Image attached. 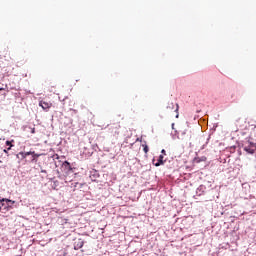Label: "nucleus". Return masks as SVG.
Listing matches in <instances>:
<instances>
[{"instance_id": "nucleus-13", "label": "nucleus", "mask_w": 256, "mask_h": 256, "mask_svg": "<svg viewBox=\"0 0 256 256\" xmlns=\"http://www.w3.org/2000/svg\"><path fill=\"white\" fill-rule=\"evenodd\" d=\"M3 151H4V153H5L6 155H9V150H8V148H7V149H4Z\"/></svg>"}, {"instance_id": "nucleus-16", "label": "nucleus", "mask_w": 256, "mask_h": 256, "mask_svg": "<svg viewBox=\"0 0 256 256\" xmlns=\"http://www.w3.org/2000/svg\"><path fill=\"white\" fill-rule=\"evenodd\" d=\"M0 91H5V88H1V87H0Z\"/></svg>"}, {"instance_id": "nucleus-10", "label": "nucleus", "mask_w": 256, "mask_h": 256, "mask_svg": "<svg viewBox=\"0 0 256 256\" xmlns=\"http://www.w3.org/2000/svg\"><path fill=\"white\" fill-rule=\"evenodd\" d=\"M32 152H25V153H20L22 157L25 159V157H28V155H31Z\"/></svg>"}, {"instance_id": "nucleus-3", "label": "nucleus", "mask_w": 256, "mask_h": 256, "mask_svg": "<svg viewBox=\"0 0 256 256\" xmlns=\"http://www.w3.org/2000/svg\"><path fill=\"white\" fill-rule=\"evenodd\" d=\"M165 156H163V154H161L157 159L154 158L152 160V163L155 167H161V165H165Z\"/></svg>"}, {"instance_id": "nucleus-14", "label": "nucleus", "mask_w": 256, "mask_h": 256, "mask_svg": "<svg viewBox=\"0 0 256 256\" xmlns=\"http://www.w3.org/2000/svg\"><path fill=\"white\" fill-rule=\"evenodd\" d=\"M161 153H162V155H167L165 152V149H162Z\"/></svg>"}, {"instance_id": "nucleus-1", "label": "nucleus", "mask_w": 256, "mask_h": 256, "mask_svg": "<svg viewBox=\"0 0 256 256\" xmlns=\"http://www.w3.org/2000/svg\"><path fill=\"white\" fill-rule=\"evenodd\" d=\"M108 133L114 139H118L119 135H121V125L119 123L108 125Z\"/></svg>"}, {"instance_id": "nucleus-15", "label": "nucleus", "mask_w": 256, "mask_h": 256, "mask_svg": "<svg viewBox=\"0 0 256 256\" xmlns=\"http://www.w3.org/2000/svg\"><path fill=\"white\" fill-rule=\"evenodd\" d=\"M31 133H35V128H32Z\"/></svg>"}, {"instance_id": "nucleus-17", "label": "nucleus", "mask_w": 256, "mask_h": 256, "mask_svg": "<svg viewBox=\"0 0 256 256\" xmlns=\"http://www.w3.org/2000/svg\"><path fill=\"white\" fill-rule=\"evenodd\" d=\"M176 119H179V113H177V115H176Z\"/></svg>"}, {"instance_id": "nucleus-7", "label": "nucleus", "mask_w": 256, "mask_h": 256, "mask_svg": "<svg viewBox=\"0 0 256 256\" xmlns=\"http://www.w3.org/2000/svg\"><path fill=\"white\" fill-rule=\"evenodd\" d=\"M142 147H143L144 153L148 154L149 153V146L147 145V142L142 144Z\"/></svg>"}, {"instance_id": "nucleus-9", "label": "nucleus", "mask_w": 256, "mask_h": 256, "mask_svg": "<svg viewBox=\"0 0 256 256\" xmlns=\"http://www.w3.org/2000/svg\"><path fill=\"white\" fill-rule=\"evenodd\" d=\"M3 202H6V203H15L14 201H11V200H9V199H7V198H2V199H0V203H3Z\"/></svg>"}, {"instance_id": "nucleus-4", "label": "nucleus", "mask_w": 256, "mask_h": 256, "mask_svg": "<svg viewBox=\"0 0 256 256\" xmlns=\"http://www.w3.org/2000/svg\"><path fill=\"white\" fill-rule=\"evenodd\" d=\"M83 245H85V242L82 239L76 240L74 242V249H75V251H79V249H82Z\"/></svg>"}, {"instance_id": "nucleus-12", "label": "nucleus", "mask_w": 256, "mask_h": 256, "mask_svg": "<svg viewBox=\"0 0 256 256\" xmlns=\"http://www.w3.org/2000/svg\"><path fill=\"white\" fill-rule=\"evenodd\" d=\"M176 113H179V104H176V109H175Z\"/></svg>"}, {"instance_id": "nucleus-5", "label": "nucleus", "mask_w": 256, "mask_h": 256, "mask_svg": "<svg viewBox=\"0 0 256 256\" xmlns=\"http://www.w3.org/2000/svg\"><path fill=\"white\" fill-rule=\"evenodd\" d=\"M40 107H42V109L46 110V109H51V102H45V101H40L39 102Z\"/></svg>"}, {"instance_id": "nucleus-2", "label": "nucleus", "mask_w": 256, "mask_h": 256, "mask_svg": "<svg viewBox=\"0 0 256 256\" xmlns=\"http://www.w3.org/2000/svg\"><path fill=\"white\" fill-rule=\"evenodd\" d=\"M244 151L248 153L249 155H255L256 153V144L253 142H247L244 145Z\"/></svg>"}, {"instance_id": "nucleus-6", "label": "nucleus", "mask_w": 256, "mask_h": 256, "mask_svg": "<svg viewBox=\"0 0 256 256\" xmlns=\"http://www.w3.org/2000/svg\"><path fill=\"white\" fill-rule=\"evenodd\" d=\"M62 167L64 169H66V171H71V169H72L71 168V163H69L68 161L63 162Z\"/></svg>"}, {"instance_id": "nucleus-11", "label": "nucleus", "mask_w": 256, "mask_h": 256, "mask_svg": "<svg viewBox=\"0 0 256 256\" xmlns=\"http://www.w3.org/2000/svg\"><path fill=\"white\" fill-rule=\"evenodd\" d=\"M167 109H175V104L171 102L170 104H168Z\"/></svg>"}, {"instance_id": "nucleus-8", "label": "nucleus", "mask_w": 256, "mask_h": 256, "mask_svg": "<svg viewBox=\"0 0 256 256\" xmlns=\"http://www.w3.org/2000/svg\"><path fill=\"white\" fill-rule=\"evenodd\" d=\"M13 140L12 141H6V145L8 146V151H11V147H13Z\"/></svg>"}]
</instances>
